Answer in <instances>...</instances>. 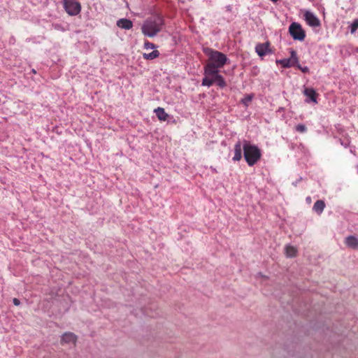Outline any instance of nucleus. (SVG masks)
Here are the masks:
<instances>
[{"mask_svg": "<svg viewBox=\"0 0 358 358\" xmlns=\"http://www.w3.org/2000/svg\"><path fill=\"white\" fill-rule=\"evenodd\" d=\"M164 24V20L161 16L150 17L143 22L141 31L144 36L152 38L162 31Z\"/></svg>", "mask_w": 358, "mask_h": 358, "instance_id": "obj_1", "label": "nucleus"}, {"mask_svg": "<svg viewBox=\"0 0 358 358\" xmlns=\"http://www.w3.org/2000/svg\"><path fill=\"white\" fill-rule=\"evenodd\" d=\"M244 157L250 166L255 165L261 158L262 152L260 149L250 142L244 141L243 145Z\"/></svg>", "mask_w": 358, "mask_h": 358, "instance_id": "obj_2", "label": "nucleus"}, {"mask_svg": "<svg viewBox=\"0 0 358 358\" xmlns=\"http://www.w3.org/2000/svg\"><path fill=\"white\" fill-rule=\"evenodd\" d=\"M206 52L208 55L210 62L205 66H213L215 69L219 70V69L223 67L229 60L227 57L221 52L209 49Z\"/></svg>", "mask_w": 358, "mask_h": 358, "instance_id": "obj_3", "label": "nucleus"}, {"mask_svg": "<svg viewBox=\"0 0 358 358\" xmlns=\"http://www.w3.org/2000/svg\"><path fill=\"white\" fill-rule=\"evenodd\" d=\"M220 71L215 69L213 66H204V78L202 80V85L210 87L215 83V78Z\"/></svg>", "mask_w": 358, "mask_h": 358, "instance_id": "obj_4", "label": "nucleus"}, {"mask_svg": "<svg viewBox=\"0 0 358 358\" xmlns=\"http://www.w3.org/2000/svg\"><path fill=\"white\" fill-rule=\"evenodd\" d=\"M289 33L294 40L303 41L306 37L305 31L298 22H292L289 27Z\"/></svg>", "mask_w": 358, "mask_h": 358, "instance_id": "obj_5", "label": "nucleus"}, {"mask_svg": "<svg viewBox=\"0 0 358 358\" xmlns=\"http://www.w3.org/2000/svg\"><path fill=\"white\" fill-rule=\"evenodd\" d=\"M64 8L71 16H76L80 13L81 5L76 0H64Z\"/></svg>", "mask_w": 358, "mask_h": 358, "instance_id": "obj_6", "label": "nucleus"}, {"mask_svg": "<svg viewBox=\"0 0 358 358\" xmlns=\"http://www.w3.org/2000/svg\"><path fill=\"white\" fill-rule=\"evenodd\" d=\"M304 20L306 23L312 27H317L320 26V21L318 17L313 13L309 10L305 11Z\"/></svg>", "mask_w": 358, "mask_h": 358, "instance_id": "obj_7", "label": "nucleus"}, {"mask_svg": "<svg viewBox=\"0 0 358 358\" xmlns=\"http://www.w3.org/2000/svg\"><path fill=\"white\" fill-rule=\"evenodd\" d=\"M77 336L71 332H66L62 336L61 343L75 345Z\"/></svg>", "mask_w": 358, "mask_h": 358, "instance_id": "obj_8", "label": "nucleus"}, {"mask_svg": "<svg viewBox=\"0 0 358 358\" xmlns=\"http://www.w3.org/2000/svg\"><path fill=\"white\" fill-rule=\"evenodd\" d=\"M303 94L306 96V102L310 103L313 102L315 103H317V99H316V92L315 90L312 87H306L303 90Z\"/></svg>", "mask_w": 358, "mask_h": 358, "instance_id": "obj_9", "label": "nucleus"}, {"mask_svg": "<svg viewBox=\"0 0 358 358\" xmlns=\"http://www.w3.org/2000/svg\"><path fill=\"white\" fill-rule=\"evenodd\" d=\"M255 51L259 56H265L266 54L271 52L269 49V43H265L257 44L255 47Z\"/></svg>", "mask_w": 358, "mask_h": 358, "instance_id": "obj_10", "label": "nucleus"}, {"mask_svg": "<svg viewBox=\"0 0 358 358\" xmlns=\"http://www.w3.org/2000/svg\"><path fill=\"white\" fill-rule=\"evenodd\" d=\"M345 243L352 249H358V238L355 236H349L345 238Z\"/></svg>", "mask_w": 358, "mask_h": 358, "instance_id": "obj_11", "label": "nucleus"}, {"mask_svg": "<svg viewBox=\"0 0 358 358\" xmlns=\"http://www.w3.org/2000/svg\"><path fill=\"white\" fill-rule=\"evenodd\" d=\"M117 25L121 29L129 30L132 28L133 23L129 19L122 18L117 20Z\"/></svg>", "mask_w": 358, "mask_h": 358, "instance_id": "obj_12", "label": "nucleus"}, {"mask_svg": "<svg viewBox=\"0 0 358 358\" xmlns=\"http://www.w3.org/2000/svg\"><path fill=\"white\" fill-rule=\"evenodd\" d=\"M242 150L243 147L241 142L238 141L234 145V156L233 157L234 161H239L242 157Z\"/></svg>", "mask_w": 358, "mask_h": 358, "instance_id": "obj_13", "label": "nucleus"}, {"mask_svg": "<svg viewBox=\"0 0 358 358\" xmlns=\"http://www.w3.org/2000/svg\"><path fill=\"white\" fill-rule=\"evenodd\" d=\"M325 208V203L322 200H317L313 205V210L317 213L321 215Z\"/></svg>", "mask_w": 358, "mask_h": 358, "instance_id": "obj_14", "label": "nucleus"}, {"mask_svg": "<svg viewBox=\"0 0 358 358\" xmlns=\"http://www.w3.org/2000/svg\"><path fill=\"white\" fill-rule=\"evenodd\" d=\"M285 255L287 257L292 258L296 255L297 250L295 247L287 245L285 248Z\"/></svg>", "mask_w": 358, "mask_h": 358, "instance_id": "obj_15", "label": "nucleus"}, {"mask_svg": "<svg viewBox=\"0 0 358 358\" xmlns=\"http://www.w3.org/2000/svg\"><path fill=\"white\" fill-rule=\"evenodd\" d=\"M155 113L159 120L165 121L167 120L169 115L165 112L163 108L158 107L155 110Z\"/></svg>", "mask_w": 358, "mask_h": 358, "instance_id": "obj_16", "label": "nucleus"}, {"mask_svg": "<svg viewBox=\"0 0 358 358\" xmlns=\"http://www.w3.org/2000/svg\"><path fill=\"white\" fill-rule=\"evenodd\" d=\"M159 56V52L157 50H154L150 53H143V57L146 60H152L157 58Z\"/></svg>", "mask_w": 358, "mask_h": 358, "instance_id": "obj_17", "label": "nucleus"}, {"mask_svg": "<svg viewBox=\"0 0 358 358\" xmlns=\"http://www.w3.org/2000/svg\"><path fill=\"white\" fill-rule=\"evenodd\" d=\"M277 64H280L283 68H289L294 65V64L292 62V59L288 58L278 59L276 60Z\"/></svg>", "mask_w": 358, "mask_h": 358, "instance_id": "obj_18", "label": "nucleus"}, {"mask_svg": "<svg viewBox=\"0 0 358 358\" xmlns=\"http://www.w3.org/2000/svg\"><path fill=\"white\" fill-rule=\"evenodd\" d=\"M215 83H216L221 88H223L226 86V82L222 76H221L220 73H218L217 76Z\"/></svg>", "mask_w": 358, "mask_h": 358, "instance_id": "obj_19", "label": "nucleus"}, {"mask_svg": "<svg viewBox=\"0 0 358 358\" xmlns=\"http://www.w3.org/2000/svg\"><path fill=\"white\" fill-rule=\"evenodd\" d=\"M350 33L353 34L358 29V18L355 19L350 24Z\"/></svg>", "mask_w": 358, "mask_h": 358, "instance_id": "obj_20", "label": "nucleus"}, {"mask_svg": "<svg viewBox=\"0 0 358 358\" xmlns=\"http://www.w3.org/2000/svg\"><path fill=\"white\" fill-rule=\"evenodd\" d=\"M289 59H292V62L296 64L299 63V59L297 57L296 52L294 50L291 51V57L289 58Z\"/></svg>", "mask_w": 358, "mask_h": 358, "instance_id": "obj_21", "label": "nucleus"}, {"mask_svg": "<svg viewBox=\"0 0 358 358\" xmlns=\"http://www.w3.org/2000/svg\"><path fill=\"white\" fill-rule=\"evenodd\" d=\"M143 47L146 50H155L156 48V45L149 41H145L144 43Z\"/></svg>", "mask_w": 358, "mask_h": 358, "instance_id": "obj_22", "label": "nucleus"}, {"mask_svg": "<svg viewBox=\"0 0 358 358\" xmlns=\"http://www.w3.org/2000/svg\"><path fill=\"white\" fill-rule=\"evenodd\" d=\"M296 131L300 132V133H304L307 131L306 127L303 124H299L296 126L295 127Z\"/></svg>", "mask_w": 358, "mask_h": 358, "instance_id": "obj_23", "label": "nucleus"}, {"mask_svg": "<svg viewBox=\"0 0 358 358\" xmlns=\"http://www.w3.org/2000/svg\"><path fill=\"white\" fill-rule=\"evenodd\" d=\"M252 95H247L245 96L242 100L241 102L245 105L248 106V103L252 101Z\"/></svg>", "mask_w": 358, "mask_h": 358, "instance_id": "obj_24", "label": "nucleus"}, {"mask_svg": "<svg viewBox=\"0 0 358 358\" xmlns=\"http://www.w3.org/2000/svg\"><path fill=\"white\" fill-rule=\"evenodd\" d=\"M298 69H299L303 73H307L309 71L308 66H301L299 63L296 64Z\"/></svg>", "mask_w": 358, "mask_h": 358, "instance_id": "obj_25", "label": "nucleus"}, {"mask_svg": "<svg viewBox=\"0 0 358 358\" xmlns=\"http://www.w3.org/2000/svg\"><path fill=\"white\" fill-rule=\"evenodd\" d=\"M13 302L14 305H15V306H19L20 303V300L16 298H14L13 299Z\"/></svg>", "mask_w": 358, "mask_h": 358, "instance_id": "obj_26", "label": "nucleus"}, {"mask_svg": "<svg viewBox=\"0 0 358 358\" xmlns=\"http://www.w3.org/2000/svg\"><path fill=\"white\" fill-rule=\"evenodd\" d=\"M210 169L213 172L217 173V170L215 168L211 166Z\"/></svg>", "mask_w": 358, "mask_h": 358, "instance_id": "obj_27", "label": "nucleus"}, {"mask_svg": "<svg viewBox=\"0 0 358 358\" xmlns=\"http://www.w3.org/2000/svg\"><path fill=\"white\" fill-rule=\"evenodd\" d=\"M306 201H307L308 202H310V201H311L310 197H309V196H308V197H307V198H306Z\"/></svg>", "mask_w": 358, "mask_h": 358, "instance_id": "obj_28", "label": "nucleus"}]
</instances>
